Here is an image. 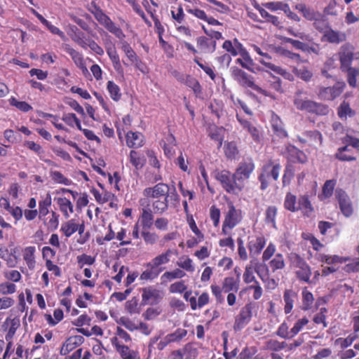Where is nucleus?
<instances>
[{
	"mask_svg": "<svg viewBox=\"0 0 359 359\" xmlns=\"http://www.w3.org/2000/svg\"><path fill=\"white\" fill-rule=\"evenodd\" d=\"M140 220L143 229H150L154 224V212L148 208H142Z\"/></svg>",
	"mask_w": 359,
	"mask_h": 359,
	"instance_id": "c9c22d12",
	"label": "nucleus"
},
{
	"mask_svg": "<svg viewBox=\"0 0 359 359\" xmlns=\"http://www.w3.org/2000/svg\"><path fill=\"white\" fill-rule=\"evenodd\" d=\"M255 308V304L247 303L240 310V312L234 319L233 330L236 332L243 329L251 322L252 318V311Z\"/></svg>",
	"mask_w": 359,
	"mask_h": 359,
	"instance_id": "6e6552de",
	"label": "nucleus"
},
{
	"mask_svg": "<svg viewBox=\"0 0 359 359\" xmlns=\"http://www.w3.org/2000/svg\"><path fill=\"white\" fill-rule=\"evenodd\" d=\"M184 83L191 88L196 98L203 99V87L194 76L187 75Z\"/></svg>",
	"mask_w": 359,
	"mask_h": 359,
	"instance_id": "bb28decb",
	"label": "nucleus"
},
{
	"mask_svg": "<svg viewBox=\"0 0 359 359\" xmlns=\"http://www.w3.org/2000/svg\"><path fill=\"white\" fill-rule=\"evenodd\" d=\"M52 201L50 196H47L46 198L39 201V218L46 217L49 212L48 208L51 205Z\"/></svg>",
	"mask_w": 359,
	"mask_h": 359,
	"instance_id": "13d9d810",
	"label": "nucleus"
},
{
	"mask_svg": "<svg viewBox=\"0 0 359 359\" xmlns=\"http://www.w3.org/2000/svg\"><path fill=\"white\" fill-rule=\"evenodd\" d=\"M228 210L224 213V218L222 224V233L224 235L230 234L231 231L239 224L243 219L241 209H238L231 201L227 203Z\"/></svg>",
	"mask_w": 359,
	"mask_h": 359,
	"instance_id": "7ed1b4c3",
	"label": "nucleus"
},
{
	"mask_svg": "<svg viewBox=\"0 0 359 359\" xmlns=\"http://www.w3.org/2000/svg\"><path fill=\"white\" fill-rule=\"evenodd\" d=\"M271 127L276 137L280 139L286 138L288 137V133L284 128V123L280 119L279 115L275 112L271 114Z\"/></svg>",
	"mask_w": 359,
	"mask_h": 359,
	"instance_id": "f3484780",
	"label": "nucleus"
},
{
	"mask_svg": "<svg viewBox=\"0 0 359 359\" xmlns=\"http://www.w3.org/2000/svg\"><path fill=\"white\" fill-rule=\"evenodd\" d=\"M226 157L228 158H236L239 155V150L235 142H226L224 147Z\"/></svg>",
	"mask_w": 359,
	"mask_h": 359,
	"instance_id": "49530a36",
	"label": "nucleus"
},
{
	"mask_svg": "<svg viewBox=\"0 0 359 359\" xmlns=\"http://www.w3.org/2000/svg\"><path fill=\"white\" fill-rule=\"evenodd\" d=\"M269 264L273 272L284 269L285 266L284 256L282 253H276L275 257L270 260Z\"/></svg>",
	"mask_w": 359,
	"mask_h": 359,
	"instance_id": "58836bf2",
	"label": "nucleus"
},
{
	"mask_svg": "<svg viewBox=\"0 0 359 359\" xmlns=\"http://www.w3.org/2000/svg\"><path fill=\"white\" fill-rule=\"evenodd\" d=\"M16 292V286L10 281H5L0 284V294L6 296Z\"/></svg>",
	"mask_w": 359,
	"mask_h": 359,
	"instance_id": "69168bd1",
	"label": "nucleus"
},
{
	"mask_svg": "<svg viewBox=\"0 0 359 359\" xmlns=\"http://www.w3.org/2000/svg\"><path fill=\"white\" fill-rule=\"evenodd\" d=\"M354 47L351 43H344L339 53L340 69L342 72L351 67L354 55Z\"/></svg>",
	"mask_w": 359,
	"mask_h": 359,
	"instance_id": "f8f14e48",
	"label": "nucleus"
},
{
	"mask_svg": "<svg viewBox=\"0 0 359 359\" xmlns=\"http://www.w3.org/2000/svg\"><path fill=\"white\" fill-rule=\"evenodd\" d=\"M344 84L337 83L332 86L322 87L318 95L322 100H332L339 96L344 90Z\"/></svg>",
	"mask_w": 359,
	"mask_h": 359,
	"instance_id": "dca6fc26",
	"label": "nucleus"
},
{
	"mask_svg": "<svg viewBox=\"0 0 359 359\" xmlns=\"http://www.w3.org/2000/svg\"><path fill=\"white\" fill-rule=\"evenodd\" d=\"M347 75L348 84L351 87L357 86V77L359 75V69L357 67H350L348 69L345 70Z\"/></svg>",
	"mask_w": 359,
	"mask_h": 359,
	"instance_id": "5fc2aeb1",
	"label": "nucleus"
},
{
	"mask_svg": "<svg viewBox=\"0 0 359 359\" xmlns=\"http://www.w3.org/2000/svg\"><path fill=\"white\" fill-rule=\"evenodd\" d=\"M337 114L340 118H346L347 116L349 117H353V116L355 114V112L350 107V105L348 102L344 101L337 110Z\"/></svg>",
	"mask_w": 359,
	"mask_h": 359,
	"instance_id": "6e6d98bb",
	"label": "nucleus"
},
{
	"mask_svg": "<svg viewBox=\"0 0 359 359\" xmlns=\"http://www.w3.org/2000/svg\"><path fill=\"white\" fill-rule=\"evenodd\" d=\"M208 134L210 139L215 142H218L219 144H222V137L220 134L221 128L215 124H210L208 129Z\"/></svg>",
	"mask_w": 359,
	"mask_h": 359,
	"instance_id": "603ef678",
	"label": "nucleus"
},
{
	"mask_svg": "<svg viewBox=\"0 0 359 359\" xmlns=\"http://www.w3.org/2000/svg\"><path fill=\"white\" fill-rule=\"evenodd\" d=\"M187 289V286L185 284V281L183 280L174 282V283L170 285L169 292L171 294L176 293H184Z\"/></svg>",
	"mask_w": 359,
	"mask_h": 359,
	"instance_id": "052dcab7",
	"label": "nucleus"
},
{
	"mask_svg": "<svg viewBox=\"0 0 359 359\" xmlns=\"http://www.w3.org/2000/svg\"><path fill=\"white\" fill-rule=\"evenodd\" d=\"M187 331L184 328H177L174 332L168 334V338L170 339V343L177 342L182 341L183 338L187 336Z\"/></svg>",
	"mask_w": 359,
	"mask_h": 359,
	"instance_id": "e2e57ef3",
	"label": "nucleus"
},
{
	"mask_svg": "<svg viewBox=\"0 0 359 359\" xmlns=\"http://www.w3.org/2000/svg\"><path fill=\"white\" fill-rule=\"evenodd\" d=\"M346 39L344 32H336L332 29H329L323 34V40L332 43H339Z\"/></svg>",
	"mask_w": 359,
	"mask_h": 359,
	"instance_id": "c756f323",
	"label": "nucleus"
},
{
	"mask_svg": "<svg viewBox=\"0 0 359 359\" xmlns=\"http://www.w3.org/2000/svg\"><path fill=\"white\" fill-rule=\"evenodd\" d=\"M351 150L348 148V144L346 146L338 148L334 156L340 161H355L356 157L354 156H344V152H351Z\"/></svg>",
	"mask_w": 359,
	"mask_h": 359,
	"instance_id": "8fccbe9b",
	"label": "nucleus"
},
{
	"mask_svg": "<svg viewBox=\"0 0 359 359\" xmlns=\"http://www.w3.org/2000/svg\"><path fill=\"white\" fill-rule=\"evenodd\" d=\"M302 304L301 309L303 311H308L311 309L314 303V296L311 291L309 290L308 287H304L302 291Z\"/></svg>",
	"mask_w": 359,
	"mask_h": 359,
	"instance_id": "f704fd0d",
	"label": "nucleus"
},
{
	"mask_svg": "<svg viewBox=\"0 0 359 359\" xmlns=\"http://www.w3.org/2000/svg\"><path fill=\"white\" fill-rule=\"evenodd\" d=\"M297 297V294L292 290L287 289L284 291L283 300L285 305L283 309L285 313L288 314L291 313Z\"/></svg>",
	"mask_w": 359,
	"mask_h": 359,
	"instance_id": "2f4dec72",
	"label": "nucleus"
},
{
	"mask_svg": "<svg viewBox=\"0 0 359 359\" xmlns=\"http://www.w3.org/2000/svg\"><path fill=\"white\" fill-rule=\"evenodd\" d=\"M262 5L264 8L271 11L281 10L285 13H287L288 11L290 13V8L288 4L284 3V1H268Z\"/></svg>",
	"mask_w": 359,
	"mask_h": 359,
	"instance_id": "a19ab883",
	"label": "nucleus"
},
{
	"mask_svg": "<svg viewBox=\"0 0 359 359\" xmlns=\"http://www.w3.org/2000/svg\"><path fill=\"white\" fill-rule=\"evenodd\" d=\"M257 352V349L255 346H245L242 348L237 359H250L256 355Z\"/></svg>",
	"mask_w": 359,
	"mask_h": 359,
	"instance_id": "680f3d73",
	"label": "nucleus"
},
{
	"mask_svg": "<svg viewBox=\"0 0 359 359\" xmlns=\"http://www.w3.org/2000/svg\"><path fill=\"white\" fill-rule=\"evenodd\" d=\"M145 266L146 269L142 271L140 276V280H154L158 278L162 272V269H157L156 268L152 260L147 262Z\"/></svg>",
	"mask_w": 359,
	"mask_h": 359,
	"instance_id": "aec40b11",
	"label": "nucleus"
},
{
	"mask_svg": "<svg viewBox=\"0 0 359 359\" xmlns=\"http://www.w3.org/2000/svg\"><path fill=\"white\" fill-rule=\"evenodd\" d=\"M74 27L76 29L75 25H73L72 27V31L73 33L70 34L71 37L72 38L73 41L77 43L81 47L86 48L88 47L89 39H85L83 34L81 32H74Z\"/></svg>",
	"mask_w": 359,
	"mask_h": 359,
	"instance_id": "3c124183",
	"label": "nucleus"
},
{
	"mask_svg": "<svg viewBox=\"0 0 359 359\" xmlns=\"http://www.w3.org/2000/svg\"><path fill=\"white\" fill-rule=\"evenodd\" d=\"M9 104L11 106H14L18 109L24 111L26 113V111H29L33 109L31 104L26 102V101H20L15 99V97H13V96L11 97L8 100Z\"/></svg>",
	"mask_w": 359,
	"mask_h": 359,
	"instance_id": "4d7b16f0",
	"label": "nucleus"
},
{
	"mask_svg": "<svg viewBox=\"0 0 359 359\" xmlns=\"http://www.w3.org/2000/svg\"><path fill=\"white\" fill-rule=\"evenodd\" d=\"M174 252L177 253V250H170L168 248L165 252H163L158 255L157 256L153 257L151 259L154 262V266L157 269H161V271L165 269V267L162 266V265H165L167 263L170 262V257Z\"/></svg>",
	"mask_w": 359,
	"mask_h": 359,
	"instance_id": "5701e85b",
	"label": "nucleus"
},
{
	"mask_svg": "<svg viewBox=\"0 0 359 359\" xmlns=\"http://www.w3.org/2000/svg\"><path fill=\"white\" fill-rule=\"evenodd\" d=\"M4 324L8 327L5 337L6 341H12V339L16 334V331L20 327V319L17 317L13 318H7Z\"/></svg>",
	"mask_w": 359,
	"mask_h": 359,
	"instance_id": "c85d7f7f",
	"label": "nucleus"
},
{
	"mask_svg": "<svg viewBox=\"0 0 359 359\" xmlns=\"http://www.w3.org/2000/svg\"><path fill=\"white\" fill-rule=\"evenodd\" d=\"M295 8L299 13L304 15L307 20H323V14L316 12L313 8L308 7L304 4H299L295 6Z\"/></svg>",
	"mask_w": 359,
	"mask_h": 359,
	"instance_id": "6ab92c4d",
	"label": "nucleus"
},
{
	"mask_svg": "<svg viewBox=\"0 0 359 359\" xmlns=\"http://www.w3.org/2000/svg\"><path fill=\"white\" fill-rule=\"evenodd\" d=\"M85 341V339L81 336H72L65 339L62 346L60 348L61 355H67L71 351L76 349Z\"/></svg>",
	"mask_w": 359,
	"mask_h": 359,
	"instance_id": "a211bd4d",
	"label": "nucleus"
},
{
	"mask_svg": "<svg viewBox=\"0 0 359 359\" xmlns=\"http://www.w3.org/2000/svg\"><path fill=\"white\" fill-rule=\"evenodd\" d=\"M318 260L321 262H325L327 265L336 264V263H344L351 261L350 257H341L339 255H328L325 253H320L318 256Z\"/></svg>",
	"mask_w": 359,
	"mask_h": 359,
	"instance_id": "473e14b6",
	"label": "nucleus"
},
{
	"mask_svg": "<svg viewBox=\"0 0 359 359\" xmlns=\"http://www.w3.org/2000/svg\"><path fill=\"white\" fill-rule=\"evenodd\" d=\"M281 168L279 162H276L271 158L263 164L258 175L261 190L268 189L271 184V180L277 181L279 179Z\"/></svg>",
	"mask_w": 359,
	"mask_h": 359,
	"instance_id": "f03ea898",
	"label": "nucleus"
},
{
	"mask_svg": "<svg viewBox=\"0 0 359 359\" xmlns=\"http://www.w3.org/2000/svg\"><path fill=\"white\" fill-rule=\"evenodd\" d=\"M129 161L136 170H141L146 165V157L142 153L131 150L129 152Z\"/></svg>",
	"mask_w": 359,
	"mask_h": 359,
	"instance_id": "7c9ffc66",
	"label": "nucleus"
},
{
	"mask_svg": "<svg viewBox=\"0 0 359 359\" xmlns=\"http://www.w3.org/2000/svg\"><path fill=\"white\" fill-rule=\"evenodd\" d=\"M276 333L277 336L283 339L293 338V336L291 333V330L289 331L288 324L286 323L280 324Z\"/></svg>",
	"mask_w": 359,
	"mask_h": 359,
	"instance_id": "338daca9",
	"label": "nucleus"
},
{
	"mask_svg": "<svg viewBox=\"0 0 359 359\" xmlns=\"http://www.w3.org/2000/svg\"><path fill=\"white\" fill-rule=\"evenodd\" d=\"M214 176L226 193L233 195L241 193L235 172L233 173L228 170H215Z\"/></svg>",
	"mask_w": 359,
	"mask_h": 359,
	"instance_id": "20e7f679",
	"label": "nucleus"
},
{
	"mask_svg": "<svg viewBox=\"0 0 359 359\" xmlns=\"http://www.w3.org/2000/svg\"><path fill=\"white\" fill-rule=\"evenodd\" d=\"M287 346L286 341H279L276 339H270L264 343V349L271 351H280Z\"/></svg>",
	"mask_w": 359,
	"mask_h": 359,
	"instance_id": "ea45409f",
	"label": "nucleus"
},
{
	"mask_svg": "<svg viewBox=\"0 0 359 359\" xmlns=\"http://www.w3.org/2000/svg\"><path fill=\"white\" fill-rule=\"evenodd\" d=\"M335 186V180H328L325 181L323 186L322 196H320V199L329 198V197L332 196Z\"/></svg>",
	"mask_w": 359,
	"mask_h": 359,
	"instance_id": "de8ad7c7",
	"label": "nucleus"
},
{
	"mask_svg": "<svg viewBox=\"0 0 359 359\" xmlns=\"http://www.w3.org/2000/svg\"><path fill=\"white\" fill-rule=\"evenodd\" d=\"M50 176L52 177V180L56 182L57 184L65 185H70L72 184V180L66 178V177L62 174L60 171H52L50 172Z\"/></svg>",
	"mask_w": 359,
	"mask_h": 359,
	"instance_id": "0e129e2a",
	"label": "nucleus"
},
{
	"mask_svg": "<svg viewBox=\"0 0 359 359\" xmlns=\"http://www.w3.org/2000/svg\"><path fill=\"white\" fill-rule=\"evenodd\" d=\"M222 48L226 50V51L231 53L233 56H236L238 54L239 48H242V45L239 43L238 40L234 39V44L231 41H226L222 44Z\"/></svg>",
	"mask_w": 359,
	"mask_h": 359,
	"instance_id": "09e8293b",
	"label": "nucleus"
},
{
	"mask_svg": "<svg viewBox=\"0 0 359 359\" xmlns=\"http://www.w3.org/2000/svg\"><path fill=\"white\" fill-rule=\"evenodd\" d=\"M231 76L239 85L243 87H250L258 93L265 96H271L266 90H264L262 87L255 84L253 77L248 75L246 72L239 69L238 67H233L231 69Z\"/></svg>",
	"mask_w": 359,
	"mask_h": 359,
	"instance_id": "423d86ee",
	"label": "nucleus"
},
{
	"mask_svg": "<svg viewBox=\"0 0 359 359\" xmlns=\"http://www.w3.org/2000/svg\"><path fill=\"white\" fill-rule=\"evenodd\" d=\"M255 170V164L252 158H244L238 165L235 170V176L240 187V191H243L245 181L250 179Z\"/></svg>",
	"mask_w": 359,
	"mask_h": 359,
	"instance_id": "0eeeda50",
	"label": "nucleus"
},
{
	"mask_svg": "<svg viewBox=\"0 0 359 359\" xmlns=\"http://www.w3.org/2000/svg\"><path fill=\"white\" fill-rule=\"evenodd\" d=\"M198 356V350L191 343L185 344L181 349L170 353V359H196Z\"/></svg>",
	"mask_w": 359,
	"mask_h": 359,
	"instance_id": "9b49d317",
	"label": "nucleus"
},
{
	"mask_svg": "<svg viewBox=\"0 0 359 359\" xmlns=\"http://www.w3.org/2000/svg\"><path fill=\"white\" fill-rule=\"evenodd\" d=\"M295 275L297 278L300 281L306 282L309 284L311 283V276L312 275V271L311 266L308 265L306 261L302 266H300L299 269L295 271Z\"/></svg>",
	"mask_w": 359,
	"mask_h": 359,
	"instance_id": "72a5a7b5",
	"label": "nucleus"
},
{
	"mask_svg": "<svg viewBox=\"0 0 359 359\" xmlns=\"http://www.w3.org/2000/svg\"><path fill=\"white\" fill-rule=\"evenodd\" d=\"M56 204L58 205L59 210L65 219H68L70 215L74 213V205L71 201L63 196H59L55 198Z\"/></svg>",
	"mask_w": 359,
	"mask_h": 359,
	"instance_id": "393cba45",
	"label": "nucleus"
},
{
	"mask_svg": "<svg viewBox=\"0 0 359 359\" xmlns=\"http://www.w3.org/2000/svg\"><path fill=\"white\" fill-rule=\"evenodd\" d=\"M143 195L148 199H151L154 213L162 214L168 209L169 205L177 206L180 203V196L174 188L170 190L169 185L165 183H158L153 187H149L143 191Z\"/></svg>",
	"mask_w": 359,
	"mask_h": 359,
	"instance_id": "f257e3e1",
	"label": "nucleus"
},
{
	"mask_svg": "<svg viewBox=\"0 0 359 359\" xmlns=\"http://www.w3.org/2000/svg\"><path fill=\"white\" fill-rule=\"evenodd\" d=\"M36 248L35 246H27L22 249L23 259L29 269H34L36 265Z\"/></svg>",
	"mask_w": 359,
	"mask_h": 359,
	"instance_id": "a878e982",
	"label": "nucleus"
},
{
	"mask_svg": "<svg viewBox=\"0 0 359 359\" xmlns=\"http://www.w3.org/2000/svg\"><path fill=\"white\" fill-rule=\"evenodd\" d=\"M163 298L161 290L153 285L147 286L142 289V304H158Z\"/></svg>",
	"mask_w": 359,
	"mask_h": 359,
	"instance_id": "1a4fd4ad",
	"label": "nucleus"
},
{
	"mask_svg": "<svg viewBox=\"0 0 359 359\" xmlns=\"http://www.w3.org/2000/svg\"><path fill=\"white\" fill-rule=\"evenodd\" d=\"M222 290L224 293L229 292H237L239 290V281L234 279L233 276H226L222 283Z\"/></svg>",
	"mask_w": 359,
	"mask_h": 359,
	"instance_id": "e433bc0d",
	"label": "nucleus"
},
{
	"mask_svg": "<svg viewBox=\"0 0 359 359\" xmlns=\"http://www.w3.org/2000/svg\"><path fill=\"white\" fill-rule=\"evenodd\" d=\"M142 237L146 244L154 245L157 243L158 240V236L156 233L148 231H142Z\"/></svg>",
	"mask_w": 359,
	"mask_h": 359,
	"instance_id": "774afa93",
	"label": "nucleus"
},
{
	"mask_svg": "<svg viewBox=\"0 0 359 359\" xmlns=\"http://www.w3.org/2000/svg\"><path fill=\"white\" fill-rule=\"evenodd\" d=\"M111 343L116 351L123 359H139L138 351L130 349L129 346L123 345L116 337L111 338Z\"/></svg>",
	"mask_w": 359,
	"mask_h": 359,
	"instance_id": "2eb2a0df",
	"label": "nucleus"
},
{
	"mask_svg": "<svg viewBox=\"0 0 359 359\" xmlns=\"http://www.w3.org/2000/svg\"><path fill=\"white\" fill-rule=\"evenodd\" d=\"M243 280L245 284L249 285L252 283L255 284L257 281L255 276V269L252 266L249 265L245 266L243 274Z\"/></svg>",
	"mask_w": 359,
	"mask_h": 359,
	"instance_id": "864d4df0",
	"label": "nucleus"
},
{
	"mask_svg": "<svg viewBox=\"0 0 359 359\" xmlns=\"http://www.w3.org/2000/svg\"><path fill=\"white\" fill-rule=\"evenodd\" d=\"M283 155L289 163H305L308 161V156L303 151L299 150V148L287 144L285 148Z\"/></svg>",
	"mask_w": 359,
	"mask_h": 359,
	"instance_id": "9d476101",
	"label": "nucleus"
},
{
	"mask_svg": "<svg viewBox=\"0 0 359 359\" xmlns=\"http://www.w3.org/2000/svg\"><path fill=\"white\" fill-rule=\"evenodd\" d=\"M301 95V91H298L295 94L294 99V104L297 109L320 116L328 114L329 109L327 105L316 102V101L311 100L302 99Z\"/></svg>",
	"mask_w": 359,
	"mask_h": 359,
	"instance_id": "39448f33",
	"label": "nucleus"
},
{
	"mask_svg": "<svg viewBox=\"0 0 359 359\" xmlns=\"http://www.w3.org/2000/svg\"><path fill=\"white\" fill-rule=\"evenodd\" d=\"M64 48L65 52L70 55L76 66L79 67L81 63L85 60L82 54L76 51V49L73 48L69 45H67V43L64 46Z\"/></svg>",
	"mask_w": 359,
	"mask_h": 359,
	"instance_id": "c03bdc74",
	"label": "nucleus"
},
{
	"mask_svg": "<svg viewBox=\"0 0 359 359\" xmlns=\"http://www.w3.org/2000/svg\"><path fill=\"white\" fill-rule=\"evenodd\" d=\"M298 210H301L306 217H310L313 212L314 209L307 194L299 196L298 199Z\"/></svg>",
	"mask_w": 359,
	"mask_h": 359,
	"instance_id": "cd10ccee",
	"label": "nucleus"
},
{
	"mask_svg": "<svg viewBox=\"0 0 359 359\" xmlns=\"http://www.w3.org/2000/svg\"><path fill=\"white\" fill-rule=\"evenodd\" d=\"M93 194L95 196L97 203L104 204L107 203V201H109V205L113 206V200L115 196L112 193L105 191L103 194H100L97 189H93Z\"/></svg>",
	"mask_w": 359,
	"mask_h": 359,
	"instance_id": "4c0bfd02",
	"label": "nucleus"
},
{
	"mask_svg": "<svg viewBox=\"0 0 359 359\" xmlns=\"http://www.w3.org/2000/svg\"><path fill=\"white\" fill-rule=\"evenodd\" d=\"M309 322L307 317H303L297 320L294 326L291 328V333L293 337H296V335L299 333V332H301L306 325H308Z\"/></svg>",
	"mask_w": 359,
	"mask_h": 359,
	"instance_id": "bf43d9fd",
	"label": "nucleus"
},
{
	"mask_svg": "<svg viewBox=\"0 0 359 359\" xmlns=\"http://www.w3.org/2000/svg\"><path fill=\"white\" fill-rule=\"evenodd\" d=\"M126 142L130 148L142 147L144 144V137L142 133L129 131L126 135Z\"/></svg>",
	"mask_w": 359,
	"mask_h": 359,
	"instance_id": "4be33fe9",
	"label": "nucleus"
},
{
	"mask_svg": "<svg viewBox=\"0 0 359 359\" xmlns=\"http://www.w3.org/2000/svg\"><path fill=\"white\" fill-rule=\"evenodd\" d=\"M60 231L65 235V237H70L73 233L76 232V222L74 219L67 220L66 222L62 224Z\"/></svg>",
	"mask_w": 359,
	"mask_h": 359,
	"instance_id": "79ce46f5",
	"label": "nucleus"
},
{
	"mask_svg": "<svg viewBox=\"0 0 359 359\" xmlns=\"http://www.w3.org/2000/svg\"><path fill=\"white\" fill-rule=\"evenodd\" d=\"M283 207L291 212L298 211V205H297V196L292 193H287L285 197Z\"/></svg>",
	"mask_w": 359,
	"mask_h": 359,
	"instance_id": "37998d69",
	"label": "nucleus"
},
{
	"mask_svg": "<svg viewBox=\"0 0 359 359\" xmlns=\"http://www.w3.org/2000/svg\"><path fill=\"white\" fill-rule=\"evenodd\" d=\"M145 266L146 269L142 271L140 276V280H154L158 278L162 272V269H157L156 268L152 260L147 262Z\"/></svg>",
	"mask_w": 359,
	"mask_h": 359,
	"instance_id": "412c9836",
	"label": "nucleus"
},
{
	"mask_svg": "<svg viewBox=\"0 0 359 359\" xmlns=\"http://www.w3.org/2000/svg\"><path fill=\"white\" fill-rule=\"evenodd\" d=\"M107 89L111 98L114 101H118L121 99V88L114 83L113 81H109L107 84Z\"/></svg>",
	"mask_w": 359,
	"mask_h": 359,
	"instance_id": "a18cd8bd",
	"label": "nucleus"
},
{
	"mask_svg": "<svg viewBox=\"0 0 359 359\" xmlns=\"http://www.w3.org/2000/svg\"><path fill=\"white\" fill-rule=\"evenodd\" d=\"M248 240L247 247L251 257L258 256L262 252L267 242L263 234L249 237Z\"/></svg>",
	"mask_w": 359,
	"mask_h": 359,
	"instance_id": "4468645a",
	"label": "nucleus"
},
{
	"mask_svg": "<svg viewBox=\"0 0 359 359\" xmlns=\"http://www.w3.org/2000/svg\"><path fill=\"white\" fill-rule=\"evenodd\" d=\"M335 197L339 204V209L344 217H349L353 215V204L348 197V195L343 189L335 191Z\"/></svg>",
	"mask_w": 359,
	"mask_h": 359,
	"instance_id": "ddd939ff",
	"label": "nucleus"
},
{
	"mask_svg": "<svg viewBox=\"0 0 359 359\" xmlns=\"http://www.w3.org/2000/svg\"><path fill=\"white\" fill-rule=\"evenodd\" d=\"M197 47L203 53H211L215 52L216 48V41L205 36L197 38Z\"/></svg>",
	"mask_w": 359,
	"mask_h": 359,
	"instance_id": "b1692460",
	"label": "nucleus"
}]
</instances>
